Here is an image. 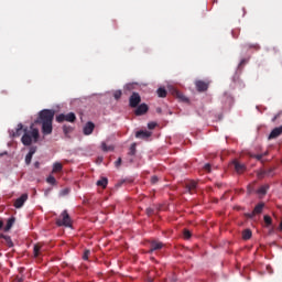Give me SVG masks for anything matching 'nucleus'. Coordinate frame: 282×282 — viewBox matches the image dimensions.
<instances>
[{
	"label": "nucleus",
	"instance_id": "nucleus-1",
	"mask_svg": "<svg viewBox=\"0 0 282 282\" xmlns=\"http://www.w3.org/2000/svg\"><path fill=\"white\" fill-rule=\"evenodd\" d=\"M56 111L52 109H43L39 112V117L35 120V124L42 126L43 135H52V131H54V127L52 126L54 122V116Z\"/></svg>",
	"mask_w": 282,
	"mask_h": 282
},
{
	"label": "nucleus",
	"instance_id": "nucleus-2",
	"mask_svg": "<svg viewBox=\"0 0 282 282\" xmlns=\"http://www.w3.org/2000/svg\"><path fill=\"white\" fill-rule=\"evenodd\" d=\"M23 131L24 134L21 138V142L24 144V147H30L32 142H39V129L34 128V124L31 126V131H28V128H25Z\"/></svg>",
	"mask_w": 282,
	"mask_h": 282
},
{
	"label": "nucleus",
	"instance_id": "nucleus-3",
	"mask_svg": "<svg viewBox=\"0 0 282 282\" xmlns=\"http://www.w3.org/2000/svg\"><path fill=\"white\" fill-rule=\"evenodd\" d=\"M57 226H65L66 228H72V218L69 217V214L67 210H64L59 218L56 219Z\"/></svg>",
	"mask_w": 282,
	"mask_h": 282
},
{
	"label": "nucleus",
	"instance_id": "nucleus-4",
	"mask_svg": "<svg viewBox=\"0 0 282 282\" xmlns=\"http://www.w3.org/2000/svg\"><path fill=\"white\" fill-rule=\"evenodd\" d=\"M56 122H76V115L74 112L61 113L56 117Z\"/></svg>",
	"mask_w": 282,
	"mask_h": 282
},
{
	"label": "nucleus",
	"instance_id": "nucleus-5",
	"mask_svg": "<svg viewBox=\"0 0 282 282\" xmlns=\"http://www.w3.org/2000/svg\"><path fill=\"white\" fill-rule=\"evenodd\" d=\"M94 129H96V124H94L91 121H88L83 129L84 135H91V133H94Z\"/></svg>",
	"mask_w": 282,
	"mask_h": 282
},
{
	"label": "nucleus",
	"instance_id": "nucleus-6",
	"mask_svg": "<svg viewBox=\"0 0 282 282\" xmlns=\"http://www.w3.org/2000/svg\"><path fill=\"white\" fill-rule=\"evenodd\" d=\"M26 202H28V194H22L21 197H19L14 202V207L15 208H23V204H25Z\"/></svg>",
	"mask_w": 282,
	"mask_h": 282
},
{
	"label": "nucleus",
	"instance_id": "nucleus-7",
	"mask_svg": "<svg viewBox=\"0 0 282 282\" xmlns=\"http://www.w3.org/2000/svg\"><path fill=\"white\" fill-rule=\"evenodd\" d=\"M141 98L138 93H133L130 97V107H137L140 105Z\"/></svg>",
	"mask_w": 282,
	"mask_h": 282
},
{
	"label": "nucleus",
	"instance_id": "nucleus-8",
	"mask_svg": "<svg viewBox=\"0 0 282 282\" xmlns=\"http://www.w3.org/2000/svg\"><path fill=\"white\" fill-rule=\"evenodd\" d=\"M149 111V106L147 104H141L134 111L135 116H144Z\"/></svg>",
	"mask_w": 282,
	"mask_h": 282
},
{
	"label": "nucleus",
	"instance_id": "nucleus-9",
	"mask_svg": "<svg viewBox=\"0 0 282 282\" xmlns=\"http://www.w3.org/2000/svg\"><path fill=\"white\" fill-rule=\"evenodd\" d=\"M36 153V147H31L29 153L25 156V164H32V158Z\"/></svg>",
	"mask_w": 282,
	"mask_h": 282
},
{
	"label": "nucleus",
	"instance_id": "nucleus-10",
	"mask_svg": "<svg viewBox=\"0 0 282 282\" xmlns=\"http://www.w3.org/2000/svg\"><path fill=\"white\" fill-rule=\"evenodd\" d=\"M279 135H282V126L273 129L269 135V140H273L274 138H279Z\"/></svg>",
	"mask_w": 282,
	"mask_h": 282
},
{
	"label": "nucleus",
	"instance_id": "nucleus-11",
	"mask_svg": "<svg viewBox=\"0 0 282 282\" xmlns=\"http://www.w3.org/2000/svg\"><path fill=\"white\" fill-rule=\"evenodd\" d=\"M196 89L198 91H206L208 89V84H206L205 82H196Z\"/></svg>",
	"mask_w": 282,
	"mask_h": 282
},
{
	"label": "nucleus",
	"instance_id": "nucleus-12",
	"mask_svg": "<svg viewBox=\"0 0 282 282\" xmlns=\"http://www.w3.org/2000/svg\"><path fill=\"white\" fill-rule=\"evenodd\" d=\"M23 133V123H19L15 131H12V138H19Z\"/></svg>",
	"mask_w": 282,
	"mask_h": 282
},
{
	"label": "nucleus",
	"instance_id": "nucleus-13",
	"mask_svg": "<svg viewBox=\"0 0 282 282\" xmlns=\"http://www.w3.org/2000/svg\"><path fill=\"white\" fill-rule=\"evenodd\" d=\"M234 166L237 173H243L246 171V165L239 163L238 161H234Z\"/></svg>",
	"mask_w": 282,
	"mask_h": 282
},
{
	"label": "nucleus",
	"instance_id": "nucleus-14",
	"mask_svg": "<svg viewBox=\"0 0 282 282\" xmlns=\"http://www.w3.org/2000/svg\"><path fill=\"white\" fill-rule=\"evenodd\" d=\"M41 248H42L41 243L34 245L33 254L35 259H39V257H41Z\"/></svg>",
	"mask_w": 282,
	"mask_h": 282
},
{
	"label": "nucleus",
	"instance_id": "nucleus-15",
	"mask_svg": "<svg viewBox=\"0 0 282 282\" xmlns=\"http://www.w3.org/2000/svg\"><path fill=\"white\" fill-rule=\"evenodd\" d=\"M265 207V204L259 203L254 209H253V215H261L263 213V208Z\"/></svg>",
	"mask_w": 282,
	"mask_h": 282
},
{
	"label": "nucleus",
	"instance_id": "nucleus-16",
	"mask_svg": "<svg viewBox=\"0 0 282 282\" xmlns=\"http://www.w3.org/2000/svg\"><path fill=\"white\" fill-rule=\"evenodd\" d=\"M242 239H243L245 241H248V240L252 239V230H250V229H245V230L242 231Z\"/></svg>",
	"mask_w": 282,
	"mask_h": 282
},
{
	"label": "nucleus",
	"instance_id": "nucleus-17",
	"mask_svg": "<svg viewBox=\"0 0 282 282\" xmlns=\"http://www.w3.org/2000/svg\"><path fill=\"white\" fill-rule=\"evenodd\" d=\"M98 188H101V191H105L107 188V177H102L101 180L97 181Z\"/></svg>",
	"mask_w": 282,
	"mask_h": 282
},
{
	"label": "nucleus",
	"instance_id": "nucleus-18",
	"mask_svg": "<svg viewBox=\"0 0 282 282\" xmlns=\"http://www.w3.org/2000/svg\"><path fill=\"white\" fill-rule=\"evenodd\" d=\"M61 171H63V164L59 162H55L53 164L52 173H61Z\"/></svg>",
	"mask_w": 282,
	"mask_h": 282
},
{
	"label": "nucleus",
	"instance_id": "nucleus-19",
	"mask_svg": "<svg viewBox=\"0 0 282 282\" xmlns=\"http://www.w3.org/2000/svg\"><path fill=\"white\" fill-rule=\"evenodd\" d=\"M14 221H15L14 217H11L8 219L7 225L4 227L6 232H8V230H10L12 226H14Z\"/></svg>",
	"mask_w": 282,
	"mask_h": 282
},
{
	"label": "nucleus",
	"instance_id": "nucleus-20",
	"mask_svg": "<svg viewBox=\"0 0 282 282\" xmlns=\"http://www.w3.org/2000/svg\"><path fill=\"white\" fill-rule=\"evenodd\" d=\"M135 138H151V132L149 131H138Z\"/></svg>",
	"mask_w": 282,
	"mask_h": 282
},
{
	"label": "nucleus",
	"instance_id": "nucleus-21",
	"mask_svg": "<svg viewBox=\"0 0 282 282\" xmlns=\"http://www.w3.org/2000/svg\"><path fill=\"white\" fill-rule=\"evenodd\" d=\"M156 94H158V96H159V98H166V89L165 88H159L158 90H156Z\"/></svg>",
	"mask_w": 282,
	"mask_h": 282
},
{
	"label": "nucleus",
	"instance_id": "nucleus-22",
	"mask_svg": "<svg viewBox=\"0 0 282 282\" xmlns=\"http://www.w3.org/2000/svg\"><path fill=\"white\" fill-rule=\"evenodd\" d=\"M2 238L4 239L7 246H9V248H12L14 246V242H12V238H10V236H2Z\"/></svg>",
	"mask_w": 282,
	"mask_h": 282
},
{
	"label": "nucleus",
	"instance_id": "nucleus-23",
	"mask_svg": "<svg viewBox=\"0 0 282 282\" xmlns=\"http://www.w3.org/2000/svg\"><path fill=\"white\" fill-rule=\"evenodd\" d=\"M47 184H51L52 186H56V177L54 175H50L46 178Z\"/></svg>",
	"mask_w": 282,
	"mask_h": 282
},
{
	"label": "nucleus",
	"instance_id": "nucleus-24",
	"mask_svg": "<svg viewBox=\"0 0 282 282\" xmlns=\"http://www.w3.org/2000/svg\"><path fill=\"white\" fill-rule=\"evenodd\" d=\"M268 193V185H263L258 189V195H265Z\"/></svg>",
	"mask_w": 282,
	"mask_h": 282
},
{
	"label": "nucleus",
	"instance_id": "nucleus-25",
	"mask_svg": "<svg viewBox=\"0 0 282 282\" xmlns=\"http://www.w3.org/2000/svg\"><path fill=\"white\" fill-rule=\"evenodd\" d=\"M264 224H265V226H272V217L265 215L264 216Z\"/></svg>",
	"mask_w": 282,
	"mask_h": 282
},
{
	"label": "nucleus",
	"instance_id": "nucleus-26",
	"mask_svg": "<svg viewBox=\"0 0 282 282\" xmlns=\"http://www.w3.org/2000/svg\"><path fill=\"white\" fill-rule=\"evenodd\" d=\"M67 195H69V188L67 187L59 192V197H65Z\"/></svg>",
	"mask_w": 282,
	"mask_h": 282
},
{
	"label": "nucleus",
	"instance_id": "nucleus-27",
	"mask_svg": "<svg viewBox=\"0 0 282 282\" xmlns=\"http://www.w3.org/2000/svg\"><path fill=\"white\" fill-rule=\"evenodd\" d=\"M162 249V242H153L152 250H160Z\"/></svg>",
	"mask_w": 282,
	"mask_h": 282
},
{
	"label": "nucleus",
	"instance_id": "nucleus-28",
	"mask_svg": "<svg viewBox=\"0 0 282 282\" xmlns=\"http://www.w3.org/2000/svg\"><path fill=\"white\" fill-rule=\"evenodd\" d=\"M89 254H91V251H89V250H85L84 251V254H83L84 261H88L89 260Z\"/></svg>",
	"mask_w": 282,
	"mask_h": 282
},
{
	"label": "nucleus",
	"instance_id": "nucleus-29",
	"mask_svg": "<svg viewBox=\"0 0 282 282\" xmlns=\"http://www.w3.org/2000/svg\"><path fill=\"white\" fill-rule=\"evenodd\" d=\"M158 127V123L155 121H151L148 123V129L153 130Z\"/></svg>",
	"mask_w": 282,
	"mask_h": 282
},
{
	"label": "nucleus",
	"instance_id": "nucleus-30",
	"mask_svg": "<svg viewBox=\"0 0 282 282\" xmlns=\"http://www.w3.org/2000/svg\"><path fill=\"white\" fill-rule=\"evenodd\" d=\"M240 32L241 31L239 29L232 30L231 34H232L234 39H238Z\"/></svg>",
	"mask_w": 282,
	"mask_h": 282
},
{
	"label": "nucleus",
	"instance_id": "nucleus-31",
	"mask_svg": "<svg viewBox=\"0 0 282 282\" xmlns=\"http://www.w3.org/2000/svg\"><path fill=\"white\" fill-rule=\"evenodd\" d=\"M113 96H115L116 100H119V98L122 97V91L117 90V91H115Z\"/></svg>",
	"mask_w": 282,
	"mask_h": 282
},
{
	"label": "nucleus",
	"instance_id": "nucleus-32",
	"mask_svg": "<svg viewBox=\"0 0 282 282\" xmlns=\"http://www.w3.org/2000/svg\"><path fill=\"white\" fill-rule=\"evenodd\" d=\"M183 237H184V239H191V231H188V230H184L183 231Z\"/></svg>",
	"mask_w": 282,
	"mask_h": 282
},
{
	"label": "nucleus",
	"instance_id": "nucleus-33",
	"mask_svg": "<svg viewBox=\"0 0 282 282\" xmlns=\"http://www.w3.org/2000/svg\"><path fill=\"white\" fill-rule=\"evenodd\" d=\"M130 155H135V143H132L130 147Z\"/></svg>",
	"mask_w": 282,
	"mask_h": 282
},
{
	"label": "nucleus",
	"instance_id": "nucleus-34",
	"mask_svg": "<svg viewBox=\"0 0 282 282\" xmlns=\"http://www.w3.org/2000/svg\"><path fill=\"white\" fill-rule=\"evenodd\" d=\"M63 131H64V133H69V131H72V128L70 127H67V126H64L63 127Z\"/></svg>",
	"mask_w": 282,
	"mask_h": 282
},
{
	"label": "nucleus",
	"instance_id": "nucleus-35",
	"mask_svg": "<svg viewBox=\"0 0 282 282\" xmlns=\"http://www.w3.org/2000/svg\"><path fill=\"white\" fill-rule=\"evenodd\" d=\"M250 48H253V50H259V44H252V45H249Z\"/></svg>",
	"mask_w": 282,
	"mask_h": 282
},
{
	"label": "nucleus",
	"instance_id": "nucleus-36",
	"mask_svg": "<svg viewBox=\"0 0 282 282\" xmlns=\"http://www.w3.org/2000/svg\"><path fill=\"white\" fill-rule=\"evenodd\" d=\"M96 162H97V164H102V156H98Z\"/></svg>",
	"mask_w": 282,
	"mask_h": 282
},
{
	"label": "nucleus",
	"instance_id": "nucleus-37",
	"mask_svg": "<svg viewBox=\"0 0 282 282\" xmlns=\"http://www.w3.org/2000/svg\"><path fill=\"white\" fill-rule=\"evenodd\" d=\"M15 281H17V282H23V281H24V278H23V276H17V278H15Z\"/></svg>",
	"mask_w": 282,
	"mask_h": 282
},
{
	"label": "nucleus",
	"instance_id": "nucleus-38",
	"mask_svg": "<svg viewBox=\"0 0 282 282\" xmlns=\"http://www.w3.org/2000/svg\"><path fill=\"white\" fill-rule=\"evenodd\" d=\"M122 164V159H118L117 161H116V166H120Z\"/></svg>",
	"mask_w": 282,
	"mask_h": 282
},
{
	"label": "nucleus",
	"instance_id": "nucleus-39",
	"mask_svg": "<svg viewBox=\"0 0 282 282\" xmlns=\"http://www.w3.org/2000/svg\"><path fill=\"white\" fill-rule=\"evenodd\" d=\"M34 166H35V169H39V167L41 166V163H40L39 161H36V162L34 163Z\"/></svg>",
	"mask_w": 282,
	"mask_h": 282
},
{
	"label": "nucleus",
	"instance_id": "nucleus-40",
	"mask_svg": "<svg viewBox=\"0 0 282 282\" xmlns=\"http://www.w3.org/2000/svg\"><path fill=\"white\" fill-rule=\"evenodd\" d=\"M205 171H210V164L205 165Z\"/></svg>",
	"mask_w": 282,
	"mask_h": 282
},
{
	"label": "nucleus",
	"instance_id": "nucleus-41",
	"mask_svg": "<svg viewBox=\"0 0 282 282\" xmlns=\"http://www.w3.org/2000/svg\"><path fill=\"white\" fill-rule=\"evenodd\" d=\"M102 151H107V143H102Z\"/></svg>",
	"mask_w": 282,
	"mask_h": 282
},
{
	"label": "nucleus",
	"instance_id": "nucleus-42",
	"mask_svg": "<svg viewBox=\"0 0 282 282\" xmlns=\"http://www.w3.org/2000/svg\"><path fill=\"white\" fill-rule=\"evenodd\" d=\"M158 181V176L152 177V182L155 183Z\"/></svg>",
	"mask_w": 282,
	"mask_h": 282
},
{
	"label": "nucleus",
	"instance_id": "nucleus-43",
	"mask_svg": "<svg viewBox=\"0 0 282 282\" xmlns=\"http://www.w3.org/2000/svg\"><path fill=\"white\" fill-rule=\"evenodd\" d=\"M3 228V221L0 220V230Z\"/></svg>",
	"mask_w": 282,
	"mask_h": 282
},
{
	"label": "nucleus",
	"instance_id": "nucleus-44",
	"mask_svg": "<svg viewBox=\"0 0 282 282\" xmlns=\"http://www.w3.org/2000/svg\"><path fill=\"white\" fill-rule=\"evenodd\" d=\"M23 270H25V269H24V268H21V269H20V272H23Z\"/></svg>",
	"mask_w": 282,
	"mask_h": 282
}]
</instances>
